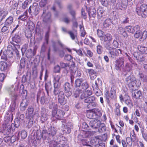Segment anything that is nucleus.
I'll return each instance as SVG.
<instances>
[{"label":"nucleus","mask_w":147,"mask_h":147,"mask_svg":"<svg viewBox=\"0 0 147 147\" xmlns=\"http://www.w3.org/2000/svg\"><path fill=\"white\" fill-rule=\"evenodd\" d=\"M144 0L139 1L138 4H142ZM138 4L136 8V12L139 16H141L142 17L146 18L147 17V5L145 4H143L141 5L140 7Z\"/></svg>","instance_id":"f257e3e1"},{"label":"nucleus","mask_w":147,"mask_h":147,"mask_svg":"<svg viewBox=\"0 0 147 147\" xmlns=\"http://www.w3.org/2000/svg\"><path fill=\"white\" fill-rule=\"evenodd\" d=\"M13 87L12 88H8L7 90L10 95L11 96V97L12 99H13L15 101L17 99L18 95L16 92L18 91L20 93L22 94L24 89L23 86H20V88H19L18 87H17L14 89H13Z\"/></svg>","instance_id":"f03ea898"},{"label":"nucleus","mask_w":147,"mask_h":147,"mask_svg":"<svg viewBox=\"0 0 147 147\" xmlns=\"http://www.w3.org/2000/svg\"><path fill=\"white\" fill-rule=\"evenodd\" d=\"M109 43L105 46V48L108 50L109 57L112 58H116L119 56L120 53H121V51L119 49H117L109 46Z\"/></svg>","instance_id":"7ed1b4c3"},{"label":"nucleus","mask_w":147,"mask_h":147,"mask_svg":"<svg viewBox=\"0 0 147 147\" xmlns=\"http://www.w3.org/2000/svg\"><path fill=\"white\" fill-rule=\"evenodd\" d=\"M125 83L127 84L129 87L132 90H134L136 85V79L132 75H130L127 77L125 79Z\"/></svg>","instance_id":"20e7f679"},{"label":"nucleus","mask_w":147,"mask_h":147,"mask_svg":"<svg viewBox=\"0 0 147 147\" xmlns=\"http://www.w3.org/2000/svg\"><path fill=\"white\" fill-rule=\"evenodd\" d=\"M52 118L54 120L55 119H62L65 114V112L63 110L58 109L57 108L53 109L52 112Z\"/></svg>","instance_id":"39448f33"},{"label":"nucleus","mask_w":147,"mask_h":147,"mask_svg":"<svg viewBox=\"0 0 147 147\" xmlns=\"http://www.w3.org/2000/svg\"><path fill=\"white\" fill-rule=\"evenodd\" d=\"M74 86L80 87L82 89L84 90L88 88L89 86L86 82H84L82 78L77 79L75 82Z\"/></svg>","instance_id":"423d86ee"},{"label":"nucleus","mask_w":147,"mask_h":147,"mask_svg":"<svg viewBox=\"0 0 147 147\" xmlns=\"http://www.w3.org/2000/svg\"><path fill=\"white\" fill-rule=\"evenodd\" d=\"M46 9L45 8L43 9V12L42 16L43 18V21L44 22L47 24H51L52 20L51 18V14L50 12H46Z\"/></svg>","instance_id":"0eeeda50"},{"label":"nucleus","mask_w":147,"mask_h":147,"mask_svg":"<svg viewBox=\"0 0 147 147\" xmlns=\"http://www.w3.org/2000/svg\"><path fill=\"white\" fill-rule=\"evenodd\" d=\"M26 49L27 46L26 45L24 46L21 49L22 55H24L26 51V55L27 58L32 57L35 55V54L33 52L32 49H29L26 51Z\"/></svg>","instance_id":"6e6552de"},{"label":"nucleus","mask_w":147,"mask_h":147,"mask_svg":"<svg viewBox=\"0 0 147 147\" xmlns=\"http://www.w3.org/2000/svg\"><path fill=\"white\" fill-rule=\"evenodd\" d=\"M71 86L70 84L68 82H66L63 86L64 93L67 98L69 97L72 94Z\"/></svg>","instance_id":"1a4fd4ad"},{"label":"nucleus","mask_w":147,"mask_h":147,"mask_svg":"<svg viewBox=\"0 0 147 147\" xmlns=\"http://www.w3.org/2000/svg\"><path fill=\"white\" fill-rule=\"evenodd\" d=\"M125 59L123 57H121L117 59L115 61V67L117 70L120 69L121 67L124 66Z\"/></svg>","instance_id":"9d476101"},{"label":"nucleus","mask_w":147,"mask_h":147,"mask_svg":"<svg viewBox=\"0 0 147 147\" xmlns=\"http://www.w3.org/2000/svg\"><path fill=\"white\" fill-rule=\"evenodd\" d=\"M112 40V36L111 34L108 33L104 35L103 37H102L101 38V40L102 41L104 40V42L105 43V48L106 45L108 44L109 43V46L111 45L110 42Z\"/></svg>","instance_id":"9b49d317"},{"label":"nucleus","mask_w":147,"mask_h":147,"mask_svg":"<svg viewBox=\"0 0 147 147\" xmlns=\"http://www.w3.org/2000/svg\"><path fill=\"white\" fill-rule=\"evenodd\" d=\"M64 93L61 91L58 96V102L61 105H63L66 103V100L65 98Z\"/></svg>","instance_id":"f8f14e48"},{"label":"nucleus","mask_w":147,"mask_h":147,"mask_svg":"<svg viewBox=\"0 0 147 147\" xmlns=\"http://www.w3.org/2000/svg\"><path fill=\"white\" fill-rule=\"evenodd\" d=\"M29 102V100L26 98L23 99L20 106V110L23 111H25L28 105Z\"/></svg>","instance_id":"ddd939ff"},{"label":"nucleus","mask_w":147,"mask_h":147,"mask_svg":"<svg viewBox=\"0 0 147 147\" xmlns=\"http://www.w3.org/2000/svg\"><path fill=\"white\" fill-rule=\"evenodd\" d=\"M47 131L48 134V138L51 139L55 135L57 130L56 128L51 126L48 129Z\"/></svg>","instance_id":"4468645a"},{"label":"nucleus","mask_w":147,"mask_h":147,"mask_svg":"<svg viewBox=\"0 0 147 147\" xmlns=\"http://www.w3.org/2000/svg\"><path fill=\"white\" fill-rule=\"evenodd\" d=\"M89 125L92 128H96L99 127L101 125V122L98 120H92L90 122Z\"/></svg>","instance_id":"2eb2a0df"},{"label":"nucleus","mask_w":147,"mask_h":147,"mask_svg":"<svg viewBox=\"0 0 147 147\" xmlns=\"http://www.w3.org/2000/svg\"><path fill=\"white\" fill-rule=\"evenodd\" d=\"M41 120L42 121H45L48 119L49 116L47 114V112L45 109L42 108L41 109Z\"/></svg>","instance_id":"dca6fc26"},{"label":"nucleus","mask_w":147,"mask_h":147,"mask_svg":"<svg viewBox=\"0 0 147 147\" xmlns=\"http://www.w3.org/2000/svg\"><path fill=\"white\" fill-rule=\"evenodd\" d=\"M11 125L10 123L4 124L3 125V132L4 134H9L11 131Z\"/></svg>","instance_id":"f3484780"},{"label":"nucleus","mask_w":147,"mask_h":147,"mask_svg":"<svg viewBox=\"0 0 147 147\" xmlns=\"http://www.w3.org/2000/svg\"><path fill=\"white\" fill-rule=\"evenodd\" d=\"M133 55L136 60L139 61H143L145 60V57L143 55L139 53L135 52L134 53Z\"/></svg>","instance_id":"a211bd4d"},{"label":"nucleus","mask_w":147,"mask_h":147,"mask_svg":"<svg viewBox=\"0 0 147 147\" xmlns=\"http://www.w3.org/2000/svg\"><path fill=\"white\" fill-rule=\"evenodd\" d=\"M84 92H83L81 94L80 98L81 99L85 98H86L88 97L92 94V92L90 89L86 90Z\"/></svg>","instance_id":"6ab92c4d"},{"label":"nucleus","mask_w":147,"mask_h":147,"mask_svg":"<svg viewBox=\"0 0 147 147\" xmlns=\"http://www.w3.org/2000/svg\"><path fill=\"white\" fill-rule=\"evenodd\" d=\"M10 4L11 5L9 7L11 11L13 12L16 11L18 8V3L13 1H10Z\"/></svg>","instance_id":"aec40b11"},{"label":"nucleus","mask_w":147,"mask_h":147,"mask_svg":"<svg viewBox=\"0 0 147 147\" xmlns=\"http://www.w3.org/2000/svg\"><path fill=\"white\" fill-rule=\"evenodd\" d=\"M12 40L13 42L16 43H20L21 41V38L20 34L18 33L15 34L12 37Z\"/></svg>","instance_id":"412c9836"},{"label":"nucleus","mask_w":147,"mask_h":147,"mask_svg":"<svg viewBox=\"0 0 147 147\" xmlns=\"http://www.w3.org/2000/svg\"><path fill=\"white\" fill-rule=\"evenodd\" d=\"M13 119V116L10 115L9 113H7L6 114V115L4 117L5 122L4 124H6L7 123H10L9 122H11Z\"/></svg>","instance_id":"4be33fe9"},{"label":"nucleus","mask_w":147,"mask_h":147,"mask_svg":"<svg viewBox=\"0 0 147 147\" xmlns=\"http://www.w3.org/2000/svg\"><path fill=\"white\" fill-rule=\"evenodd\" d=\"M132 97L135 98H138L141 96L142 94L140 90H134L132 92Z\"/></svg>","instance_id":"5701e85b"},{"label":"nucleus","mask_w":147,"mask_h":147,"mask_svg":"<svg viewBox=\"0 0 147 147\" xmlns=\"http://www.w3.org/2000/svg\"><path fill=\"white\" fill-rule=\"evenodd\" d=\"M34 111V109L32 107H29L27 109L26 117H27L28 115L29 116V118H30V117H33V113Z\"/></svg>","instance_id":"b1692460"},{"label":"nucleus","mask_w":147,"mask_h":147,"mask_svg":"<svg viewBox=\"0 0 147 147\" xmlns=\"http://www.w3.org/2000/svg\"><path fill=\"white\" fill-rule=\"evenodd\" d=\"M8 64L6 61H0V69L1 71H5L7 69Z\"/></svg>","instance_id":"393cba45"},{"label":"nucleus","mask_w":147,"mask_h":147,"mask_svg":"<svg viewBox=\"0 0 147 147\" xmlns=\"http://www.w3.org/2000/svg\"><path fill=\"white\" fill-rule=\"evenodd\" d=\"M16 103L14 102L13 103L11 104L10 106L9 110H8V113H9L10 115L12 117L13 114L15 113V110L16 108Z\"/></svg>","instance_id":"a878e982"},{"label":"nucleus","mask_w":147,"mask_h":147,"mask_svg":"<svg viewBox=\"0 0 147 147\" xmlns=\"http://www.w3.org/2000/svg\"><path fill=\"white\" fill-rule=\"evenodd\" d=\"M33 131H34V134L36 136V139L37 140H40L42 138V132L40 130L37 129L33 130Z\"/></svg>","instance_id":"bb28decb"},{"label":"nucleus","mask_w":147,"mask_h":147,"mask_svg":"<svg viewBox=\"0 0 147 147\" xmlns=\"http://www.w3.org/2000/svg\"><path fill=\"white\" fill-rule=\"evenodd\" d=\"M98 139L96 137H94L91 138V140L89 141V146L93 147L95 146L98 144Z\"/></svg>","instance_id":"cd10ccee"},{"label":"nucleus","mask_w":147,"mask_h":147,"mask_svg":"<svg viewBox=\"0 0 147 147\" xmlns=\"http://www.w3.org/2000/svg\"><path fill=\"white\" fill-rule=\"evenodd\" d=\"M95 100V97L94 96H92L90 97L89 96L84 98V102L85 103L89 104L91 102H94Z\"/></svg>","instance_id":"c85d7f7f"},{"label":"nucleus","mask_w":147,"mask_h":147,"mask_svg":"<svg viewBox=\"0 0 147 147\" xmlns=\"http://www.w3.org/2000/svg\"><path fill=\"white\" fill-rule=\"evenodd\" d=\"M111 23L113 24L112 20L110 18L107 19L103 23V26L105 28H107L110 26Z\"/></svg>","instance_id":"c756f323"},{"label":"nucleus","mask_w":147,"mask_h":147,"mask_svg":"<svg viewBox=\"0 0 147 147\" xmlns=\"http://www.w3.org/2000/svg\"><path fill=\"white\" fill-rule=\"evenodd\" d=\"M132 69L131 65L128 63H126L123 68V71H124L130 72Z\"/></svg>","instance_id":"7c9ffc66"},{"label":"nucleus","mask_w":147,"mask_h":147,"mask_svg":"<svg viewBox=\"0 0 147 147\" xmlns=\"http://www.w3.org/2000/svg\"><path fill=\"white\" fill-rule=\"evenodd\" d=\"M138 49L142 53L147 54V48L142 45H139L138 47Z\"/></svg>","instance_id":"2f4dec72"},{"label":"nucleus","mask_w":147,"mask_h":147,"mask_svg":"<svg viewBox=\"0 0 147 147\" xmlns=\"http://www.w3.org/2000/svg\"><path fill=\"white\" fill-rule=\"evenodd\" d=\"M13 21V18L12 17L10 16L5 21L4 23L5 25L10 26Z\"/></svg>","instance_id":"473e14b6"},{"label":"nucleus","mask_w":147,"mask_h":147,"mask_svg":"<svg viewBox=\"0 0 147 147\" xmlns=\"http://www.w3.org/2000/svg\"><path fill=\"white\" fill-rule=\"evenodd\" d=\"M47 147H58V145L56 142L54 140L51 141L48 143Z\"/></svg>","instance_id":"72a5a7b5"},{"label":"nucleus","mask_w":147,"mask_h":147,"mask_svg":"<svg viewBox=\"0 0 147 147\" xmlns=\"http://www.w3.org/2000/svg\"><path fill=\"white\" fill-rule=\"evenodd\" d=\"M95 115L94 112L93 111L92 109L91 111L87 113L86 116L89 119H93L96 117Z\"/></svg>","instance_id":"f704fd0d"},{"label":"nucleus","mask_w":147,"mask_h":147,"mask_svg":"<svg viewBox=\"0 0 147 147\" xmlns=\"http://www.w3.org/2000/svg\"><path fill=\"white\" fill-rule=\"evenodd\" d=\"M96 12V10L94 8L89 9L88 12V14L89 17H95L96 15L95 13Z\"/></svg>","instance_id":"c9c22d12"},{"label":"nucleus","mask_w":147,"mask_h":147,"mask_svg":"<svg viewBox=\"0 0 147 147\" xmlns=\"http://www.w3.org/2000/svg\"><path fill=\"white\" fill-rule=\"evenodd\" d=\"M83 91L81 89H76L74 91V96L75 98H77L79 97L80 94H82Z\"/></svg>","instance_id":"e433bc0d"},{"label":"nucleus","mask_w":147,"mask_h":147,"mask_svg":"<svg viewBox=\"0 0 147 147\" xmlns=\"http://www.w3.org/2000/svg\"><path fill=\"white\" fill-rule=\"evenodd\" d=\"M13 138H14L13 136H12L11 137L9 136H6L4 138L3 140L5 142H9V141L13 142L15 141V140H13V141L12 140V139Z\"/></svg>","instance_id":"4c0bfd02"},{"label":"nucleus","mask_w":147,"mask_h":147,"mask_svg":"<svg viewBox=\"0 0 147 147\" xmlns=\"http://www.w3.org/2000/svg\"><path fill=\"white\" fill-rule=\"evenodd\" d=\"M60 65L62 68H65L67 71L69 69V67L68 64L65 63L63 62H60Z\"/></svg>","instance_id":"58836bf2"},{"label":"nucleus","mask_w":147,"mask_h":147,"mask_svg":"<svg viewBox=\"0 0 147 147\" xmlns=\"http://www.w3.org/2000/svg\"><path fill=\"white\" fill-rule=\"evenodd\" d=\"M104 11L102 8H99L97 11V13L98 16V17L99 18L102 17Z\"/></svg>","instance_id":"ea45409f"},{"label":"nucleus","mask_w":147,"mask_h":147,"mask_svg":"<svg viewBox=\"0 0 147 147\" xmlns=\"http://www.w3.org/2000/svg\"><path fill=\"white\" fill-rule=\"evenodd\" d=\"M93 111H94L95 113V116L100 117L102 115V113L101 111L98 109H93Z\"/></svg>","instance_id":"a19ab883"},{"label":"nucleus","mask_w":147,"mask_h":147,"mask_svg":"<svg viewBox=\"0 0 147 147\" xmlns=\"http://www.w3.org/2000/svg\"><path fill=\"white\" fill-rule=\"evenodd\" d=\"M20 132L18 133V135H19L20 134ZM21 136L22 139H25L27 136V132L25 130H22L20 134Z\"/></svg>","instance_id":"79ce46f5"},{"label":"nucleus","mask_w":147,"mask_h":147,"mask_svg":"<svg viewBox=\"0 0 147 147\" xmlns=\"http://www.w3.org/2000/svg\"><path fill=\"white\" fill-rule=\"evenodd\" d=\"M42 138L43 140H46L47 138H48V134L47 130H43L42 132Z\"/></svg>","instance_id":"37998d69"},{"label":"nucleus","mask_w":147,"mask_h":147,"mask_svg":"<svg viewBox=\"0 0 147 147\" xmlns=\"http://www.w3.org/2000/svg\"><path fill=\"white\" fill-rule=\"evenodd\" d=\"M45 89L47 93V95H49V90H51L52 89V86L50 83H46L45 84Z\"/></svg>","instance_id":"c03bdc74"},{"label":"nucleus","mask_w":147,"mask_h":147,"mask_svg":"<svg viewBox=\"0 0 147 147\" xmlns=\"http://www.w3.org/2000/svg\"><path fill=\"white\" fill-rule=\"evenodd\" d=\"M98 131L100 133H102L105 132L106 130V127L104 124H101L100 125Z\"/></svg>","instance_id":"a18cd8bd"},{"label":"nucleus","mask_w":147,"mask_h":147,"mask_svg":"<svg viewBox=\"0 0 147 147\" xmlns=\"http://www.w3.org/2000/svg\"><path fill=\"white\" fill-rule=\"evenodd\" d=\"M124 101H125V103L130 108L133 107V104L132 103L131 100L129 98V97L128 98L125 100Z\"/></svg>","instance_id":"49530a36"},{"label":"nucleus","mask_w":147,"mask_h":147,"mask_svg":"<svg viewBox=\"0 0 147 147\" xmlns=\"http://www.w3.org/2000/svg\"><path fill=\"white\" fill-rule=\"evenodd\" d=\"M25 66V58L22 57L20 61V66L21 69L24 68Z\"/></svg>","instance_id":"de8ad7c7"},{"label":"nucleus","mask_w":147,"mask_h":147,"mask_svg":"<svg viewBox=\"0 0 147 147\" xmlns=\"http://www.w3.org/2000/svg\"><path fill=\"white\" fill-rule=\"evenodd\" d=\"M125 28L127 30L128 32L133 33H134V27L131 26H126Z\"/></svg>","instance_id":"09e8293b"},{"label":"nucleus","mask_w":147,"mask_h":147,"mask_svg":"<svg viewBox=\"0 0 147 147\" xmlns=\"http://www.w3.org/2000/svg\"><path fill=\"white\" fill-rule=\"evenodd\" d=\"M27 12L25 11L24 13L19 16L18 19L20 20H24L27 18Z\"/></svg>","instance_id":"8fccbe9b"},{"label":"nucleus","mask_w":147,"mask_h":147,"mask_svg":"<svg viewBox=\"0 0 147 147\" xmlns=\"http://www.w3.org/2000/svg\"><path fill=\"white\" fill-rule=\"evenodd\" d=\"M63 125L64 129L63 131H65L66 133L67 134H69L71 132V129L69 127H67L66 125H64L63 124L62 125Z\"/></svg>","instance_id":"3c124183"},{"label":"nucleus","mask_w":147,"mask_h":147,"mask_svg":"<svg viewBox=\"0 0 147 147\" xmlns=\"http://www.w3.org/2000/svg\"><path fill=\"white\" fill-rule=\"evenodd\" d=\"M68 33L69 35L71 38L73 40H74L77 37L76 35L74 34L72 31H69L68 32Z\"/></svg>","instance_id":"603ef678"},{"label":"nucleus","mask_w":147,"mask_h":147,"mask_svg":"<svg viewBox=\"0 0 147 147\" xmlns=\"http://www.w3.org/2000/svg\"><path fill=\"white\" fill-rule=\"evenodd\" d=\"M116 91L115 90L112 88H111L110 92V94L109 95V97L111 98H113L115 96V94Z\"/></svg>","instance_id":"864d4df0"},{"label":"nucleus","mask_w":147,"mask_h":147,"mask_svg":"<svg viewBox=\"0 0 147 147\" xmlns=\"http://www.w3.org/2000/svg\"><path fill=\"white\" fill-rule=\"evenodd\" d=\"M140 38V41L144 40L147 37V32H144L143 33H142V34Z\"/></svg>","instance_id":"5fc2aeb1"},{"label":"nucleus","mask_w":147,"mask_h":147,"mask_svg":"<svg viewBox=\"0 0 147 147\" xmlns=\"http://www.w3.org/2000/svg\"><path fill=\"white\" fill-rule=\"evenodd\" d=\"M9 26L8 25H5V24L1 28V32L2 33H4L7 32L9 30Z\"/></svg>","instance_id":"6e6d98bb"},{"label":"nucleus","mask_w":147,"mask_h":147,"mask_svg":"<svg viewBox=\"0 0 147 147\" xmlns=\"http://www.w3.org/2000/svg\"><path fill=\"white\" fill-rule=\"evenodd\" d=\"M101 4L107 7L109 5V1L108 0H100Z\"/></svg>","instance_id":"4d7b16f0"},{"label":"nucleus","mask_w":147,"mask_h":147,"mask_svg":"<svg viewBox=\"0 0 147 147\" xmlns=\"http://www.w3.org/2000/svg\"><path fill=\"white\" fill-rule=\"evenodd\" d=\"M30 119L28 122V124L27 126L28 128L31 127L33 123V117H30Z\"/></svg>","instance_id":"13d9d810"},{"label":"nucleus","mask_w":147,"mask_h":147,"mask_svg":"<svg viewBox=\"0 0 147 147\" xmlns=\"http://www.w3.org/2000/svg\"><path fill=\"white\" fill-rule=\"evenodd\" d=\"M8 11H0V17H2L6 16L8 14Z\"/></svg>","instance_id":"bf43d9fd"},{"label":"nucleus","mask_w":147,"mask_h":147,"mask_svg":"<svg viewBox=\"0 0 147 147\" xmlns=\"http://www.w3.org/2000/svg\"><path fill=\"white\" fill-rule=\"evenodd\" d=\"M63 22L67 24H69L71 22V20L70 18L67 17H65L63 19Z\"/></svg>","instance_id":"052dcab7"},{"label":"nucleus","mask_w":147,"mask_h":147,"mask_svg":"<svg viewBox=\"0 0 147 147\" xmlns=\"http://www.w3.org/2000/svg\"><path fill=\"white\" fill-rule=\"evenodd\" d=\"M69 12L71 15L72 17V19L74 20L75 19H76V14L75 11L74 10H71L70 11H69Z\"/></svg>","instance_id":"680f3d73"},{"label":"nucleus","mask_w":147,"mask_h":147,"mask_svg":"<svg viewBox=\"0 0 147 147\" xmlns=\"http://www.w3.org/2000/svg\"><path fill=\"white\" fill-rule=\"evenodd\" d=\"M102 48L100 45H99L97 47V51L98 53L100 54L101 53L102 51Z\"/></svg>","instance_id":"e2e57ef3"},{"label":"nucleus","mask_w":147,"mask_h":147,"mask_svg":"<svg viewBox=\"0 0 147 147\" xmlns=\"http://www.w3.org/2000/svg\"><path fill=\"white\" fill-rule=\"evenodd\" d=\"M47 3V1L46 0H42L39 2L40 6L42 7H44Z\"/></svg>","instance_id":"0e129e2a"},{"label":"nucleus","mask_w":147,"mask_h":147,"mask_svg":"<svg viewBox=\"0 0 147 147\" xmlns=\"http://www.w3.org/2000/svg\"><path fill=\"white\" fill-rule=\"evenodd\" d=\"M142 34V32L140 30L138 32H136L134 34V36L135 38H138L141 36Z\"/></svg>","instance_id":"69168bd1"},{"label":"nucleus","mask_w":147,"mask_h":147,"mask_svg":"<svg viewBox=\"0 0 147 147\" xmlns=\"http://www.w3.org/2000/svg\"><path fill=\"white\" fill-rule=\"evenodd\" d=\"M97 34L99 37L100 38V40L101 38L102 37H103V36H104V35L103 34L102 31L98 29L97 31Z\"/></svg>","instance_id":"338daca9"},{"label":"nucleus","mask_w":147,"mask_h":147,"mask_svg":"<svg viewBox=\"0 0 147 147\" xmlns=\"http://www.w3.org/2000/svg\"><path fill=\"white\" fill-rule=\"evenodd\" d=\"M97 105V104L93 102H92L89 105H87V107L88 108H91L96 107Z\"/></svg>","instance_id":"774afa93"}]
</instances>
